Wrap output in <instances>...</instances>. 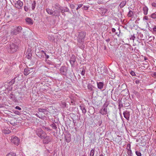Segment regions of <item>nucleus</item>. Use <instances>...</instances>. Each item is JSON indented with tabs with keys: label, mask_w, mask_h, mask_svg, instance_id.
<instances>
[{
	"label": "nucleus",
	"mask_w": 156,
	"mask_h": 156,
	"mask_svg": "<svg viewBox=\"0 0 156 156\" xmlns=\"http://www.w3.org/2000/svg\"><path fill=\"white\" fill-rule=\"evenodd\" d=\"M148 9V8L146 6H144L143 8V10L144 15H146L147 14Z\"/></svg>",
	"instance_id": "b1692460"
},
{
	"label": "nucleus",
	"mask_w": 156,
	"mask_h": 156,
	"mask_svg": "<svg viewBox=\"0 0 156 156\" xmlns=\"http://www.w3.org/2000/svg\"><path fill=\"white\" fill-rule=\"evenodd\" d=\"M124 116L128 121L129 120L130 117V112L128 111H124L123 113Z\"/></svg>",
	"instance_id": "2eb2a0df"
},
{
	"label": "nucleus",
	"mask_w": 156,
	"mask_h": 156,
	"mask_svg": "<svg viewBox=\"0 0 156 156\" xmlns=\"http://www.w3.org/2000/svg\"><path fill=\"white\" fill-rule=\"evenodd\" d=\"M65 137V140L66 141L69 143L71 140V135L69 133L67 132L66 134H64Z\"/></svg>",
	"instance_id": "9b49d317"
},
{
	"label": "nucleus",
	"mask_w": 156,
	"mask_h": 156,
	"mask_svg": "<svg viewBox=\"0 0 156 156\" xmlns=\"http://www.w3.org/2000/svg\"><path fill=\"white\" fill-rule=\"evenodd\" d=\"M126 3V1H122L120 4L119 5V6L120 8H123L124 6H125Z\"/></svg>",
	"instance_id": "4be33fe9"
},
{
	"label": "nucleus",
	"mask_w": 156,
	"mask_h": 156,
	"mask_svg": "<svg viewBox=\"0 0 156 156\" xmlns=\"http://www.w3.org/2000/svg\"><path fill=\"white\" fill-rule=\"evenodd\" d=\"M26 22L28 24L32 25L33 23L32 20L30 18H27L25 19Z\"/></svg>",
	"instance_id": "6ab92c4d"
},
{
	"label": "nucleus",
	"mask_w": 156,
	"mask_h": 156,
	"mask_svg": "<svg viewBox=\"0 0 156 156\" xmlns=\"http://www.w3.org/2000/svg\"><path fill=\"white\" fill-rule=\"evenodd\" d=\"M61 105L62 107L64 108L66 106V103L65 102H61Z\"/></svg>",
	"instance_id": "4c0bfd02"
},
{
	"label": "nucleus",
	"mask_w": 156,
	"mask_h": 156,
	"mask_svg": "<svg viewBox=\"0 0 156 156\" xmlns=\"http://www.w3.org/2000/svg\"><path fill=\"white\" fill-rule=\"evenodd\" d=\"M50 126H51L53 129L56 130L57 129V125L55 123L53 122L52 124L50 125Z\"/></svg>",
	"instance_id": "c85d7f7f"
},
{
	"label": "nucleus",
	"mask_w": 156,
	"mask_h": 156,
	"mask_svg": "<svg viewBox=\"0 0 156 156\" xmlns=\"http://www.w3.org/2000/svg\"><path fill=\"white\" fill-rule=\"evenodd\" d=\"M70 6L71 8L72 9H73L74 8L75 6L73 4L70 5Z\"/></svg>",
	"instance_id": "4d7b16f0"
},
{
	"label": "nucleus",
	"mask_w": 156,
	"mask_h": 156,
	"mask_svg": "<svg viewBox=\"0 0 156 156\" xmlns=\"http://www.w3.org/2000/svg\"><path fill=\"white\" fill-rule=\"evenodd\" d=\"M67 69L65 66H62L60 69V73L61 74L66 76L67 74Z\"/></svg>",
	"instance_id": "0eeeda50"
},
{
	"label": "nucleus",
	"mask_w": 156,
	"mask_h": 156,
	"mask_svg": "<svg viewBox=\"0 0 156 156\" xmlns=\"http://www.w3.org/2000/svg\"><path fill=\"white\" fill-rule=\"evenodd\" d=\"M31 47L30 46H29L27 50V52L26 54H27L28 53H31Z\"/></svg>",
	"instance_id": "72a5a7b5"
},
{
	"label": "nucleus",
	"mask_w": 156,
	"mask_h": 156,
	"mask_svg": "<svg viewBox=\"0 0 156 156\" xmlns=\"http://www.w3.org/2000/svg\"><path fill=\"white\" fill-rule=\"evenodd\" d=\"M105 41L107 42H108L110 41V39L109 38H108L105 40Z\"/></svg>",
	"instance_id": "338daca9"
},
{
	"label": "nucleus",
	"mask_w": 156,
	"mask_h": 156,
	"mask_svg": "<svg viewBox=\"0 0 156 156\" xmlns=\"http://www.w3.org/2000/svg\"><path fill=\"white\" fill-rule=\"evenodd\" d=\"M64 9L65 12H69V10L68 8L67 7H65L64 8Z\"/></svg>",
	"instance_id": "c03bdc74"
},
{
	"label": "nucleus",
	"mask_w": 156,
	"mask_h": 156,
	"mask_svg": "<svg viewBox=\"0 0 156 156\" xmlns=\"http://www.w3.org/2000/svg\"><path fill=\"white\" fill-rule=\"evenodd\" d=\"M22 29V27L20 26L16 27L14 29L12 30L11 32V34L12 35H16L20 33Z\"/></svg>",
	"instance_id": "39448f33"
},
{
	"label": "nucleus",
	"mask_w": 156,
	"mask_h": 156,
	"mask_svg": "<svg viewBox=\"0 0 156 156\" xmlns=\"http://www.w3.org/2000/svg\"><path fill=\"white\" fill-rule=\"evenodd\" d=\"M99 112L102 115L106 114H107V108L103 107L100 110Z\"/></svg>",
	"instance_id": "a211bd4d"
},
{
	"label": "nucleus",
	"mask_w": 156,
	"mask_h": 156,
	"mask_svg": "<svg viewBox=\"0 0 156 156\" xmlns=\"http://www.w3.org/2000/svg\"><path fill=\"white\" fill-rule=\"evenodd\" d=\"M44 51L43 50H41L39 52H36V55L39 58H41L44 57Z\"/></svg>",
	"instance_id": "ddd939ff"
},
{
	"label": "nucleus",
	"mask_w": 156,
	"mask_h": 156,
	"mask_svg": "<svg viewBox=\"0 0 156 156\" xmlns=\"http://www.w3.org/2000/svg\"><path fill=\"white\" fill-rule=\"evenodd\" d=\"M46 11L48 14L53 16L58 17L60 15V12L58 11L57 10L53 11L51 9L48 8L46 9Z\"/></svg>",
	"instance_id": "7ed1b4c3"
},
{
	"label": "nucleus",
	"mask_w": 156,
	"mask_h": 156,
	"mask_svg": "<svg viewBox=\"0 0 156 156\" xmlns=\"http://www.w3.org/2000/svg\"><path fill=\"white\" fill-rule=\"evenodd\" d=\"M137 156H141V153L138 151H136L135 152Z\"/></svg>",
	"instance_id": "79ce46f5"
},
{
	"label": "nucleus",
	"mask_w": 156,
	"mask_h": 156,
	"mask_svg": "<svg viewBox=\"0 0 156 156\" xmlns=\"http://www.w3.org/2000/svg\"><path fill=\"white\" fill-rule=\"evenodd\" d=\"M82 5H83L82 4L79 5H78L77 7L76 8V9L77 10L78 9L80 8V7H81L82 6Z\"/></svg>",
	"instance_id": "603ef678"
},
{
	"label": "nucleus",
	"mask_w": 156,
	"mask_h": 156,
	"mask_svg": "<svg viewBox=\"0 0 156 156\" xmlns=\"http://www.w3.org/2000/svg\"><path fill=\"white\" fill-rule=\"evenodd\" d=\"M127 16L129 17H132L133 16V12L130 10L128 13Z\"/></svg>",
	"instance_id": "bb28decb"
},
{
	"label": "nucleus",
	"mask_w": 156,
	"mask_h": 156,
	"mask_svg": "<svg viewBox=\"0 0 156 156\" xmlns=\"http://www.w3.org/2000/svg\"><path fill=\"white\" fill-rule=\"evenodd\" d=\"M69 61L71 66H73L76 61V57L74 55H72L70 58Z\"/></svg>",
	"instance_id": "f8f14e48"
},
{
	"label": "nucleus",
	"mask_w": 156,
	"mask_h": 156,
	"mask_svg": "<svg viewBox=\"0 0 156 156\" xmlns=\"http://www.w3.org/2000/svg\"><path fill=\"white\" fill-rule=\"evenodd\" d=\"M36 5V3L35 1H33L32 4V9L33 10H34L35 8Z\"/></svg>",
	"instance_id": "c756f323"
},
{
	"label": "nucleus",
	"mask_w": 156,
	"mask_h": 156,
	"mask_svg": "<svg viewBox=\"0 0 156 156\" xmlns=\"http://www.w3.org/2000/svg\"><path fill=\"white\" fill-rule=\"evenodd\" d=\"M23 5V2L19 0L15 3L14 6L16 8L19 9H22Z\"/></svg>",
	"instance_id": "423d86ee"
},
{
	"label": "nucleus",
	"mask_w": 156,
	"mask_h": 156,
	"mask_svg": "<svg viewBox=\"0 0 156 156\" xmlns=\"http://www.w3.org/2000/svg\"><path fill=\"white\" fill-rule=\"evenodd\" d=\"M97 2L99 4H100L102 3V2L100 1H98Z\"/></svg>",
	"instance_id": "0e129e2a"
},
{
	"label": "nucleus",
	"mask_w": 156,
	"mask_h": 156,
	"mask_svg": "<svg viewBox=\"0 0 156 156\" xmlns=\"http://www.w3.org/2000/svg\"><path fill=\"white\" fill-rule=\"evenodd\" d=\"M109 104V101H108L107 100H106L105 103L104 104L103 107L106 108H107L108 106V105Z\"/></svg>",
	"instance_id": "7c9ffc66"
},
{
	"label": "nucleus",
	"mask_w": 156,
	"mask_h": 156,
	"mask_svg": "<svg viewBox=\"0 0 156 156\" xmlns=\"http://www.w3.org/2000/svg\"><path fill=\"white\" fill-rule=\"evenodd\" d=\"M8 47V52L11 53H13L18 50V44L14 41V42H11Z\"/></svg>",
	"instance_id": "f257e3e1"
},
{
	"label": "nucleus",
	"mask_w": 156,
	"mask_h": 156,
	"mask_svg": "<svg viewBox=\"0 0 156 156\" xmlns=\"http://www.w3.org/2000/svg\"><path fill=\"white\" fill-rule=\"evenodd\" d=\"M15 108L16 109H18V110H21V108H20L19 106H16Z\"/></svg>",
	"instance_id": "6e6d98bb"
},
{
	"label": "nucleus",
	"mask_w": 156,
	"mask_h": 156,
	"mask_svg": "<svg viewBox=\"0 0 156 156\" xmlns=\"http://www.w3.org/2000/svg\"><path fill=\"white\" fill-rule=\"evenodd\" d=\"M49 58V56L48 55H46V57H45V58L46 59H48Z\"/></svg>",
	"instance_id": "69168bd1"
},
{
	"label": "nucleus",
	"mask_w": 156,
	"mask_h": 156,
	"mask_svg": "<svg viewBox=\"0 0 156 156\" xmlns=\"http://www.w3.org/2000/svg\"><path fill=\"white\" fill-rule=\"evenodd\" d=\"M11 141L12 143H14L15 144L18 145L19 142V140L18 137L15 136L11 139Z\"/></svg>",
	"instance_id": "4468645a"
},
{
	"label": "nucleus",
	"mask_w": 156,
	"mask_h": 156,
	"mask_svg": "<svg viewBox=\"0 0 156 156\" xmlns=\"http://www.w3.org/2000/svg\"><path fill=\"white\" fill-rule=\"evenodd\" d=\"M62 8H63L62 7L60 6L58 8H56V9L58 10H57L58 11H59L60 13V11L62 10Z\"/></svg>",
	"instance_id": "a19ab883"
},
{
	"label": "nucleus",
	"mask_w": 156,
	"mask_h": 156,
	"mask_svg": "<svg viewBox=\"0 0 156 156\" xmlns=\"http://www.w3.org/2000/svg\"><path fill=\"white\" fill-rule=\"evenodd\" d=\"M38 111L40 112H42L44 114H45V112H47L46 109L40 108L38 109Z\"/></svg>",
	"instance_id": "393cba45"
},
{
	"label": "nucleus",
	"mask_w": 156,
	"mask_h": 156,
	"mask_svg": "<svg viewBox=\"0 0 156 156\" xmlns=\"http://www.w3.org/2000/svg\"><path fill=\"white\" fill-rule=\"evenodd\" d=\"M24 10L26 12H27L28 10V8L26 6H24Z\"/></svg>",
	"instance_id": "de8ad7c7"
},
{
	"label": "nucleus",
	"mask_w": 156,
	"mask_h": 156,
	"mask_svg": "<svg viewBox=\"0 0 156 156\" xmlns=\"http://www.w3.org/2000/svg\"><path fill=\"white\" fill-rule=\"evenodd\" d=\"M102 123V121L100 120L98 122V125H99V126H100Z\"/></svg>",
	"instance_id": "09e8293b"
},
{
	"label": "nucleus",
	"mask_w": 156,
	"mask_h": 156,
	"mask_svg": "<svg viewBox=\"0 0 156 156\" xmlns=\"http://www.w3.org/2000/svg\"><path fill=\"white\" fill-rule=\"evenodd\" d=\"M99 9L100 10L102 15H104L108 11L107 9L101 7L99 8Z\"/></svg>",
	"instance_id": "412c9836"
},
{
	"label": "nucleus",
	"mask_w": 156,
	"mask_h": 156,
	"mask_svg": "<svg viewBox=\"0 0 156 156\" xmlns=\"http://www.w3.org/2000/svg\"><path fill=\"white\" fill-rule=\"evenodd\" d=\"M152 76L156 78V72H154L152 74Z\"/></svg>",
	"instance_id": "3c124183"
},
{
	"label": "nucleus",
	"mask_w": 156,
	"mask_h": 156,
	"mask_svg": "<svg viewBox=\"0 0 156 156\" xmlns=\"http://www.w3.org/2000/svg\"><path fill=\"white\" fill-rule=\"evenodd\" d=\"M36 133L39 137L42 139L44 138L46 135L45 132L41 128L38 129L37 130Z\"/></svg>",
	"instance_id": "20e7f679"
},
{
	"label": "nucleus",
	"mask_w": 156,
	"mask_h": 156,
	"mask_svg": "<svg viewBox=\"0 0 156 156\" xmlns=\"http://www.w3.org/2000/svg\"><path fill=\"white\" fill-rule=\"evenodd\" d=\"M16 155L15 153L11 152L8 154L6 156H16Z\"/></svg>",
	"instance_id": "e433bc0d"
},
{
	"label": "nucleus",
	"mask_w": 156,
	"mask_h": 156,
	"mask_svg": "<svg viewBox=\"0 0 156 156\" xmlns=\"http://www.w3.org/2000/svg\"><path fill=\"white\" fill-rule=\"evenodd\" d=\"M15 113L16 114L18 115L20 113V112L18 111H16L15 112Z\"/></svg>",
	"instance_id": "774afa93"
},
{
	"label": "nucleus",
	"mask_w": 156,
	"mask_h": 156,
	"mask_svg": "<svg viewBox=\"0 0 156 156\" xmlns=\"http://www.w3.org/2000/svg\"><path fill=\"white\" fill-rule=\"evenodd\" d=\"M150 17L153 19H155L156 18V14L155 13H153L151 15Z\"/></svg>",
	"instance_id": "58836bf2"
},
{
	"label": "nucleus",
	"mask_w": 156,
	"mask_h": 156,
	"mask_svg": "<svg viewBox=\"0 0 156 156\" xmlns=\"http://www.w3.org/2000/svg\"><path fill=\"white\" fill-rule=\"evenodd\" d=\"M135 37L134 36V35H131V37H130L129 38V39L130 40H133L134 41Z\"/></svg>",
	"instance_id": "a18cd8bd"
},
{
	"label": "nucleus",
	"mask_w": 156,
	"mask_h": 156,
	"mask_svg": "<svg viewBox=\"0 0 156 156\" xmlns=\"http://www.w3.org/2000/svg\"><path fill=\"white\" fill-rule=\"evenodd\" d=\"M3 62L0 60V69L2 68L3 66Z\"/></svg>",
	"instance_id": "37998d69"
},
{
	"label": "nucleus",
	"mask_w": 156,
	"mask_h": 156,
	"mask_svg": "<svg viewBox=\"0 0 156 156\" xmlns=\"http://www.w3.org/2000/svg\"><path fill=\"white\" fill-rule=\"evenodd\" d=\"M44 138V139L43 140V143L45 144H48L51 141L52 139L51 137L49 136H45Z\"/></svg>",
	"instance_id": "1a4fd4ad"
},
{
	"label": "nucleus",
	"mask_w": 156,
	"mask_h": 156,
	"mask_svg": "<svg viewBox=\"0 0 156 156\" xmlns=\"http://www.w3.org/2000/svg\"><path fill=\"white\" fill-rule=\"evenodd\" d=\"M42 129L44 131H49L51 130V129L49 127H47L44 126H42Z\"/></svg>",
	"instance_id": "a878e982"
},
{
	"label": "nucleus",
	"mask_w": 156,
	"mask_h": 156,
	"mask_svg": "<svg viewBox=\"0 0 156 156\" xmlns=\"http://www.w3.org/2000/svg\"><path fill=\"white\" fill-rule=\"evenodd\" d=\"M60 12L62 13H63L64 12H65L64 9V8H62V10L60 11Z\"/></svg>",
	"instance_id": "680f3d73"
},
{
	"label": "nucleus",
	"mask_w": 156,
	"mask_h": 156,
	"mask_svg": "<svg viewBox=\"0 0 156 156\" xmlns=\"http://www.w3.org/2000/svg\"><path fill=\"white\" fill-rule=\"evenodd\" d=\"M26 54H27V58L28 59H30L32 56V53H28Z\"/></svg>",
	"instance_id": "f704fd0d"
},
{
	"label": "nucleus",
	"mask_w": 156,
	"mask_h": 156,
	"mask_svg": "<svg viewBox=\"0 0 156 156\" xmlns=\"http://www.w3.org/2000/svg\"><path fill=\"white\" fill-rule=\"evenodd\" d=\"M2 132L5 134H9L11 133V131L9 129H4L2 130Z\"/></svg>",
	"instance_id": "cd10ccee"
},
{
	"label": "nucleus",
	"mask_w": 156,
	"mask_h": 156,
	"mask_svg": "<svg viewBox=\"0 0 156 156\" xmlns=\"http://www.w3.org/2000/svg\"><path fill=\"white\" fill-rule=\"evenodd\" d=\"M135 82L136 84H138L139 83L140 81L139 80H136Z\"/></svg>",
	"instance_id": "13d9d810"
},
{
	"label": "nucleus",
	"mask_w": 156,
	"mask_h": 156,
	"mask_svg": "<svg viewBox=\"0 0 156 156\" xmlns=\"http://www.w3.org/2000/svg\"><path fill=\"white\" fill-rule=\"evenodd\" d=\"M55 8L56 9V8H58L60 6V5H59V4L56 3L55 5Z\"/></svg>",
	"instance_id": "864d4df0"
},
{
	"label": "nucleus",
	"mask_w": 156,
	"mask_h": 156,
	"mask_svg": "<svg viewBox=\"0 0 156 156\" xmlns=\"http://www.w3.org/2000/svg\"><path fill=\"white\" fill-rule=\"evenodd\" d=\"M126 149L128 150L127 151L128 154L129 156H132V153L131 148V145L130 144H127Z\"/></svg>",
	"instance_id": "dca6fc26"
},
{
	"label": "nucleus",
	"mask_w": 156,
	"mask_h": 156,
	"mask_svg": "<svg viewBox=\"0 0 156 156\" xmlns=\"http://www.w3.org/2000/svg\"><path fill=\"white\" fill-rule=\"evenodd\" d=\"M88 7L84 6L83 7V9L85 10H87L88 9Z\"/></svg>",
	"instance_id": "bf43d9fd"
},
{
	"label": "nucleus",
	"mask_w": 156,
	"mask_h": 156,
	"mask_svg": "<svg viewBox=\"0 0 156 156\" xmlns=\"http://www.w3.org/2000/svg\"><path fill=\"white\" fill-rule=\"evenodd\" d=\"M82 69H83L82 71L81 74L82 76H84V74H85V72L84 67H83Z\"/></svg>",
	"instance_id": "ea45409f"
},
{
	"label": "nucleus",
	"mask_w": 156,
	"mask_h": 156,
	"mask_svg": "<svg viewBox=\"0 0 156 156\" xmlns=\"http://www.w3.org/2000/svg\"><path fill=\"white\" fill-rule=\"evenodd\" d=\"M86 35V33L84 31H81L79 33L77 37V41L79 43L82 44L84 43Z\"/></svg>",
	"instance_id": "f03ea898"
},
{
	"label": "nucleus",
	"mask_w": 156,
	"mask_h": 156,
	"mask_svg": "<svg viewBox=\"0 0 156 156\" xmlns=\"http://www.w3.org/2000/svg\"><path fill=\"white\" fill-rule=\"evenodd\" d=\"M152 5L153 7H156V3H155V2L152 3Z\"/></svg>",
	"instance_id": "5fc2aeb1"
},
{
	"label": "nucleus",
	"mask_w": 156,
	"mask_h": 156,
	"mask_svg": "<svg viewBox=\"0 0 156 156\" xmlns=\"http://www.w3.org/2000/svg\"><path fill=\"white\" fill-rule=\"evenodd\" d=\"M151 30H153V32L154 33H156V26L154 25L153 26V27L151 28H150Z\"/></svg>",
	"instance_id": "c9c22d12"
},
{
	"label": "nucleus",
	"mask_w": 156,
	"mask_h": 156,
	"mask_svg": "<svg viewBox=\"0 0 156 156\" xmlns=\"http://www.w3.org/2000/svg\"><path fill=\"white\" fill-rule=\"evenodd\" d=\"M17 77H16L14 79L12 80L11 81L9 82V84L10 85H12L14 83L15 80L17 78Z\"/></svg>",
	"instance_id": "473e14b6"
},
{
	"label": "nucleus",
	"mask_w": 156,
	"mask_h": 156,
	"mask_svg": "<svg viewBox=\"0 0 156 156\" xmlns=\"http://www.w3.org/2000/svg\"><path fill=\"white\" fill-rule=\"evenodd\" d=\"M48 38L49 39H50L51 40L53 41L54 40V37H53L49 36L48 37Z\"/></svg>",
	"instance_id": "8fccbe9b"
},
{
	"label": "nucleus",
	"mask_w": 156,
	"mask_h": 156,
	"mask_svg": "<svg viewBox=\"0 0 156 156\" xmlns=\"http://www.w3.org/2000/svg\"><path fill=\"white\" fill-rule=\"evenodd\" d=\"M94 149H92L90 152V156H94Z\"/></svg>",
	"instance_id": "2f4dec72"
},
{
	"label": "nucleus",
	"mask_w": 156,
	"mask_h": 156,
	"mask_svg": "<svg viewBox=\"0 0 156 156\" xmlns=\"http://www.w3.org/2000/svg\"><path fill=\"white\" fill-rule=\"evenodd\" d=\"M144 19L146 20H148V17L147 16H145L144 17Z\"/></svg>",
	"instance_id": "052dcab7"
},
{
	"label": "nucleus",
	"mask_w": 156,
	"mask_h": 156,
	"mask_svg": "<svg viewBox=\"0 0 156 156\" xmlns=\"http://www.w3.org/2000/svg\"><path fill=\"white\" fill-rule=\"evenodd\" d=\"M87 87L88 89L91 92L92 94H93L95 90L94 88H95V87L90 83L88 84Z\"/></svg>",
	"instance_id": "6e6552de"
},
{
	"label": "nucleus",
	"mask_w": 156,
	"mask_h": 156,
	"mask_svg": "<svg viewBox=\"0 0 156 156\" xmlns=\"http://www.w3.org/2000/svg\"><path fill=\"white\" fill-rule=\"evenodd\" d=\"M97 83L98 89L101 90L103 88L104 83L103 82H97Z\"/></svg>",
	"instance_id": "f3484780"
},
{
	"label": "nucleus",
	"mask_w": 156,
	"mask_h": 156,
	"mask_svg": "<svg viewBox=\"0 0 156 156\" xmlns=\"http://www.w3.org/2000/svg\"><path fill=\"white\" fill-rule=\"evenodd\" d=\"M33 72V68H27L24 69V74L25 75L27 76L30 73Z\"/></svg>",
	"instance_id": "9d476101"
},
{
	"label": "nucleus",
	"mask_w": 156,
	"mask_h": 156,
	"mask_svg": "<svg viewBox=\"0 0 156 156\" xmlns=\"http://www.w3.org/2000/svg\"><path fill=\"white\" fill-rule=\"evenodd\" d=\"M9 98H10L12 99L14 101H16V99L15 96L13 93H11L10 94Z\"/></svg>",
	"instance_id": "aec40b11"
},
{
	"label": "nucleus",
	"mask_w": 156,
	"mask_h": 156,
	"mask_svg": "<svg viewBox=\"0 0 156 156\" xmlns=\"http://www.w3.org/2000/svg\"><path fill=\"white\" fill-rule=\"evenodd\" d=\"M130 73L133 76H134L136 75L135 73L133 71H131L130 72Z\"/></svg>",
	"instance_id": "49530a36"
},
{
	"label": "nucleus",
	"mask_w": 156,
	"mask_h": 156,
	"mask_svg": "<svg viewBox=\"0 0 156 156\" xmlns=\"http://www.w3.org/2000/svg\"><path fill=\"white\" fill-rule=\"evenodd\" d=\"M115 29L114 28H113L112 29V32L114 33L115 32Z\"/></svg>",
	"instance_id": "e2e57ef3"
},
{
	"label": "nucleus",
	"mask_w": 156,
	"mask_h": 156,
	"mask_svg": "<svg viewBox=\"0 0 156 156\" xmlns=\"http://www.w3.org/2000/svg\"><path fill=\"white\" fill-rule=\"evenodd\" d=\"M80 109L82 111V113L85 114L86 112V110L85 106L83 105H82L80 106Z\"/></svg>",
	"instance_id": "5701e85b"
}]
</instances>
